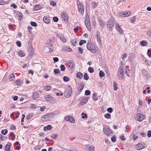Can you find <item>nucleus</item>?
I'll use <instances>...</instances> for the list:
<instances>
[{
	"label": "nucleus",
	"mask_w": 151,
	"mask_h": 151,
	"mask_svg": "<svg viewBox=\"0 0 151 151\" xmlns=\"http://www.w3.org/2000/svg\"><path fill=\"white\" fill-rule=\"evenodd\" d=\"M55 114L54 113H50L48 114L42 116V119L43 121H47L52 119Z\"/></svg>",
	"instance_id": "1"
},
{
	"label": "nucleus",
	"mask_w": 151,
	"mask_h": 151,
	"mask_svg": "<svg viewBox=\"0 0 151 151\" xmlns=\"http://www.w3.org/2000/svg\"><path fill=\"white\" fill-rule=\"evenodd\" d=\"M87 48L92 53H96V50L95 46L93 43L90 42H88L87 45Z\"/></svg>",
	"instance_id": "2"
},
{
	"label": "nucleus",
	"mask_w": 151,
	"mask_h": 151,
	"mask_svg": "<svg viewBox=\"0 0 151 151\" xmlns=\"http://www.w3.org/2000/svg\"><path fill=\"white\" fill-rule=\"evenodd\" d=\"M115 24L114 19L113 17L111 18L107 22V27L109 29L110 31L112 30V28L113 27Z\"/></svg>",
	"instance_id": "3"
},
{
	"label": "nucleus",
	"mask_w": 151,
	"mask_h": 151,
	"mask_svg": "<svg viewBox=\"0 0 151 151\" xmlns=\"http://www.w3.org/2000/svg\"><path fill=\"white\" fill-rule=\"evenodd\" d=\"M72 92V89L70 86H68L67 89L65 90L64 93L65 96L66 98L69 97L71 95Z\"/></svg>",
	"instance_id": "4"
},
{
	"label": "nucleus",
	"mask_w": 151,
	"mask_h": 151,
	"mask_svg": "<svg viewBox=\"0 0 151 151\" xmlns=\"http://www.w3.org/2000/svg\"><path fill=\"white\" fill-rule=\"evenodd\" d=\"M78 7V9L79 12L81 14H83L84 11V8L83 7L82 4L80 1L78 0L77 1Z\"/></svg>",
	"instance_id": "5"
},
{
	"label": "nucleus",
	"mask_w": 151,
	"mask_h": 151,
	"mask_svg": "<svg viewBox=\"0 0 151 151\" xmlns=\"http://www.w3.org/2000/svg\"><path fill=\"white\" fill-rule=\"evenodd\" d=\"M145 117V115L140 113L136 114L135 116L136 119L139 122L142 121Z\"/></svg>",
	"instance_id": "6"
},
{
	"label": "nucleus",
	"mask_w": 151,
	"mask_h": 151,
	"mask_svg": "<svg viewBox=\"0 0 151 151\" xmlns=\"http://www.w3.org/2000/svg\"><path fill=\"white\" fill-rule=\"evenodd\" d=\"M67 64L68 67V69L70 70L73 69L75 66L74 62L72 60L69 61L67 63Z\"/></svg>",
	"instance_id": "7"
},
{
	"label": "nucleus",
	"mask_w": 151,
	"mask_h": 151,
	"mask_svg": "<svg viewBox=\"0 0 151 151\" xmlns=\"http://www.w3.org/2000/svg\"><path fill=\"white\" fill-rule=\"evenodd\" d=\"M124 75L123 70L122 68H119L118 71L117 76L118 78H122Z\"/></svg>",
	"instance_id": "8"
},
{
	"label": "nucleus",
	"mask_w": 151,
	"mask_h": 151,
	"mask_svg": "<svg viewBox=\"0 0 151 151\" xmlns=\"http://www.w3.org/2000/svg\"><path fill=\"white\" fill-rule=\"evenodd\" d=\"M103 131L104 133L107 136L109 135L112 134V131L111 129L107 128H104Z\"/></svg>",
	"instance_id": "9"
},
{
	"label": "nucleus",
	"mask_w": 151,
	"mask_h": 151,
	"mask_svg": "<svg viewBox=\"0 0 151 151\" xmlns=\"http://www.w3.org/2000/svg\"><path fill=\"white\" fill-rule=\"evenodd\" d=\"M65 120L67 121H70L71 123L75 122V119L74 118L70 116L66 117L65 118Z\"/></svg>",
	"instance_id": "10"
},
{
	"label": "nucleus",
	"mask_w": 151,
	"mask_h": 151,
	"mask_svg": "<svg viewBox=\"0 0 151 151\" xmlns=\"http://www.w3.org/2000/svg\"><path fill=\"white\" fill-rule=\"evenodd\" d=\"M144 144L141 142L138 143L136 147V148L137 150H139L144 148L145 147L144 146Z\"/></svg>",
	"instance_id": "11"
},
{
	"label": "nucleus",
	"mask_w": 151,
	"mask_h": 151,
	"mask_svg": "<svg viewBox=\"0 0 151 151\" xmlns=\"http://www.w3.org/2000/svg\"><path fill=\"white\" fill-rule=\"evenodd\" d=\"M45 98L46 101L52 102L54 100V99L51 96L49 95H47L45 96Z\"/></svg>",
	"instance_id": "12"
},
{
	"label": "nucleus",
	"mask_w": 151,
	"mask_h": 151,
	"mask_svg": "<svg viewBox=\"0 0 151 151\" xmlns=\"http://www.w3.org/2000/svg\"><path fill=\"white\" fill-rule=\"evenodd\" d=\"M115 27L117 31H118L120 33H122L123 32V31L122 29L120 28L118 23L116 22L115 23Z\"/></svg>",
	"instance_id": "13"
},
{
	"label": "nucleus",
	"mask_w": 151,
	"mask_h": 151,
	"mask_svg": "<svg viewBox=\"0 0 151 151\" xmlns=\"http://www.w3.org/2000/svg\"><path fill=\"white\" fill-rule=\"evenodd\" d=\"M62 19L64 21H67L68 19V15L66 13H62L61 15Z\"/></svg>",
	"instance_id": "14"
},
{
	"label": "nucleus",
	"mask_w": 151,
	"mask_h": 151,
	"mask_svg": "<svg viewBox=\"0 0 151 151\" xmlns=\"http://www.w3.org/2000/svg\"><path fill=\"white\" fill-rule=\"evenodd\" d=\"M131 14L130 11L124 12H121V14L122 16L123 17H128Z\"/></svg>",
	"instance_id": "15"
},
{
	"label": "nucleus",
	"mask_w": 151,
	"mask_h": 151,
	"mask_svg": "<svg viewBox=\"0 0 151 151\" xmlns=\"http://www.w3.org/2000/svg\"><path fill=\"white\" fill-rule=\"evenodd\" d=\"M43 21L45 23L48 24L50 22V19L49 17L47 16H45L43 19Z\"/></svg>",
	"instance_id": "16"
},
{
	"label": "nucleus",
	"mask_w": 151,
	"mask_h": 151,
	"mask_svg": "<svg viewBox=\"0 0 151 151\" xmlns=\"http://www.w3.org/2000/svg\"><path fill=\"white\" fill-rule=\"evenodd\" d=\"M38 96L39 94L36 91L33 92L32 93V98L34 99H35L38 98Z\"/></svg>",
	"instance_id": "17"
},
{
	"label": "nucleus",
	"mask_w": 151,
	"mask_h": 151,
	"mask_svg": "<svg viewBox=\"0 0 151 151\" xmlns=\"http://www.w3.org/2000/svg\"><path fill=\"white\" fill-rule=\"evenodd\" d=\"M84 86V85L83 83H82L79 85L78 89L79 91H80V92H81L83 89Z\"/></svg>",
	"instance_id": "18"
},
{
	"label": "nucleus",
	"mask_w": 151,
	"mask_h": 151,
	"mask_svg": "<svg viewBox=\"0 0 151 151\" xmlns=\"http://www.w3.org/2000/svg\"><path fill=\"white\" fill-rule=\"evenodd\" d=\"M9 144H7L5 146V151H10V147L11 143L10 142L8 143Z\"/></svg>",
	"instance_id": "19"
},
{
	"label": "nucleus",
	"mask_w": 151,
	"mask_h": 151,
	"mask_svg": "<svg viewBox=\"0 0 151 151\" xmlns=\"http://www.w3.org/2000/svg\"><path fill=\"white\" fill-rule=\"evenodd\" d=\"M99 32L98 31H97L96 32V39L97 40V41L98 42H101V40L100 39V36L99 35Z\"/></svg>",
	"instance_id": "20"
},
{
	"label": "nucleus",
	"mask_w": 151,
	"mask_h": 151,
	"mask_svg": "<svg viewBox=\"0 0 151 151\" xmlns=\"http://www.w3.org/2000/svg\"><path fill=\"white\" fill-rule=\"evenodd\" d=\"M76 76L80 79H81L83 76V74L81 72H78L76 74Z\"/></svg>",
	"instance_id": "21"
},
{
	"label": "nucleus",
	"mask_w": 151,
	"mask_h": 151,
	"mask_svg": "<svg viewBox=\"0 0 151 151\" xmlns=\"http://www.w3.org/2000/svg\"><path fill=\"white\" fill-rule=\"evenodd\" d=\"M15 79V76L14 73H11L9 76V81H11Z\"/></svg>",
	"instance_id": "22"
},
{
	"label": "nucleus",
	"mask_w": 151,
	"mask_h": 151,
	"mask_svg": "<svg viewBox=\"0 0 151 151\" xmlns=\"http://www.w3.org/2000/svg\"><path fill=\"white\" fill-rule=\"evenodd\" d=\"M52 88L49 86H46L44 87V89L46 91H48L50 90Z\"/></svg>",
	"instance_id": "23"
},
{
	"label": "nucleus",
	"mask_w": 151,
	"mask_h": 151,
	"mask_svg": "<svg viewBox=\"0 0 151 151\" xmlns=\"http://www.w3.org/2000/svg\"><path fill=\"white\" fill-rule=\"evenodd\" d=\"M88 101L87 99H82L81 101V105H83L86 103Z\"/></svg>",
	"instance_id": "24"
},
{
	"label": "nucleus",
	"mask_w": 151,
	"mask_h": 151,
	"mask_svg": "<svg viewBox=\"0 0 151 151\" xmlns=\"http://www.w3.org/2000/svg\"><path fill=\"white\" fill-rule=\"evenodd\" d=\"M86 26L87 29L89 31H91V27L90 23L86 24Z\"/></svg>",
	"instance_id": "25"
},
{
	"label": "nucleus",
	"mask_w": 151,
	"mask_h": 151,
	"mask_svg": "<svg viewBox=\"0 0 151 151\" xmlns=\"http://www.w3.org/2000/svg\"><path fill=\"white\" fill-rule=\"evenodd\" d=\"M16 84L18 86H20L22 83V80H17L15 82Z\"/></svg>",
	"instance_id": "26"
},
{
	"label": "nucleus",
	"mask_w": 151,
	"mask_h": 151,
	"mask_svg": "<svg viewBox=\"0 0 151 151\" xmlns=\"http://www.w3.org/2000/svg\"><path fill=\"white\" fill-rule=\"evenodd\" d=\"M140 44L142 46H145L147 45V42L142 41L140 42Z\"/></svg>",
	"instance_id": "27"
},
{
	"label": "nucleus",
	"mask_w": 151,
	"mask_h": 151,
	"mask_svg": "<svg viewBox=\"0 0 151 151\" xmlns=\"http://www.w3.org/2000/svg\"><path fill=\"white\" fill-rule=\"evenodd\" d=\"M41 6L39 5H36L35 6V10H38L40 9Z\"/></svg>",
	"instance_id": "28"
},
{
	"label": "nucleus",
	"mask_w": 151,
	"mask_h": 151,
	"mask_svg": "<svg viewBox=\"0 0 151 151\" xmlns=\"http://www.w3.org/2000/svg\"><path fill=\"white\" fill-rule=\"evenodd\" d=\"M117 84L115 82H113V87L114 88V90H116L117 89Z\"/></svg>",
	"instance_id": "29"
},
{
	"label": "nucleus",
	"mask_w": 151,
	"mask_h": 151,
	"mask_svg": "<svg viewBox=\"0 0 151 151\" xmlns=\"http://www.w3.org/2000/svg\"><path fill=\"white\" fill-rule=\"evenodd\" d=\"M92 99L93 100L96 101L98 100V98L97 97L96 94L94 93L92 96Z\"/></svg>",
	"instance_id": "30"
},
{
	"label": "nucleus",
	"mask_w": 151,
	"mask_h": 151,
	"mask_svg": "<svg viewBox=\"0 0 151 151\" xmlns=\"http://www.w3.org/2000/svg\"><path fill=\"white\" fill-rule=\"evenodd\" d=\"M97 5V4L95 2H93L91 4L92 7L93 9L96 7Z\"/></svg>",
	"instance_id": "31"
},
{
	"label": "nucleus",
	"mask_w": 151,
	"mask_h": 151,
	"mask_svg": "<svg viewBox=\"0 0 151 151\" xmlns=\"http://www.w3.org/2000/svg\"><path fill=\"white\" fill-rule=\"evenodd\" d=\"M19 56L21 57H23L25 56V54L23 51H21L19 52Z\"/></svg>",
	"instance_id": "32"
},
{
	"label": "nucleus",
	"mask_w": 151,
	"mask_h": 151,
	"mask_svg": "<svg viewBox=\"0 0 151 151\" xmlns=\"http://www.w3.org/2000/svg\"><path fill=\"white\" fill-rule=\"evenodd\" d=\"M99 23V25H100L101 27H103L105 25V22L101 20H100Z\"/></svg>",
	"instance_id": "33"
},
{
	"label": "nucleus",
	"mask_w": 151,
	"mask_h": 151,
	"mask_svg": "<svg viewBox=\"0 0 151 151\" xmlns=\"http://www.w3.org/2000/svg\"><path fill=\"white\" fill-rule=\"evenodd\" d=\"M8 132V130L7 129L2 130L1 131V133L4 135H5Z\"/></svg>",
	"instance_id": "34"
},
{
	"label": "nucleus",
	"mask_w": 151,
	"mask_h": 151,
	"mask_svg": "<svg viewBox=\"0 0 151 151\" xmlns=\"http://www.w3.org/2000/svg\"><path fill=\"white\" fill-rule=\"evenodd\" d=\"M99 75L100 77H102L105 76V74L104 73L102 70H101L100 71L99 73Z\"/></svg>",
	"instance_id": "35"
},
{
	"label": "nucleus",
	"mask_w": 151,
	"mask_h": 151,
	"mask_svg": "<svg viewBox=\"0 0 151 151\" xmlns=\"http://www.w3.org/2000/svg\"><path fill=\"white\" fill-rule=\"evenodd\" d=\"M104 116L106 118L109 119L111 117V115L109 113H107L104 115Z\"/></svg>",
	"instance_id": "36"
},
{
	"label": "nucleus",
	"mask_w": 151,
	"mask_h": 151,
	"mask_svg": "<svg viewBox=\"0 0 151 151\" xmlns=\"http://www.w3.org/2000/svg\"><path fill=\"white\" fill-rule=\"evenodd\" d=\"M54 72L55 74H59L60 73V71L58 69H55L54 70Z\"/></svg>",
	"instance_id": "37"
},
{
	"label": "nucleus",
	"mask_w": 151,
	"mask_h": 151,
	"mask_svg": "<svg viewBox=\"0 0 151 151\" xmlns=\"http://www.w3.org/2000/svg\"><path fill=\"white\" fill-rule=\"evenodd\" d=\"M88 71L90 73H93L94 72V70L93 68L89 67L88 68Z\"/></svg>",
	"instance_id": "38"
},
{
	"label": "nucleus",
	"mask_w": 151,
	"mask_h": 151,
	"mask_svg": "<svg viewBox=\"0 0 151 151\" xmlns=\"http://www.w3.org/2000/svg\"><path fill=\"white\" fill-rule=\"evenodd\" d=\"M83 78H84V79L85 80H87L88 79L89 77L88 76L87 73H85L84 74V76H83Z\"/></svg>",
	"instance_id": "39"
},
{
	"label": "nucleus",
	"mask_w": 151,
	"mask_h": 151,
	"mask_svg": "<svg viewBox=\"0 0 151 151\" xmlns=\"http://www.w3.org/2000/svg\"><path fill=\"white\" fill-rule=\"evenodd\" d=\"M86 40H81L79 43V45H82L84 43H86Z\"/></svg>",
	"instance_id": "40"
},
{
	"label": "nucleus",
	"mask_w": 151,
	"mask_h": 151,
	"mask_svg": "<svg viewBox=\"0 0 151 151\" xmlns=\"http://www.w3.org/2000/svg\"><path fill=\"white\" fill-rule=\"evenodd\" d=\"M31 25L33 27H36L37 26V24L36 22H30Z\"/></svg>",
	"instance_id": "41"
},
{
	"label": "nucleus",
	"mask_w": 151,
	"mask_h": 151,
	"mask_svg": "<svg viewBox=\"0 0 151 151\" xmlns=\"http://www.w3.org/2000/svg\"><path fill=\"white\" fill-rule=\"evenodd\" d=\"M71 42L73 46H75L76 45L77 42L75 39L72 40H71Z\"/></svg>",
	"instance_id": "42"
},
{
	"label": "nucleus",
	"mask_w": 151,
	"mask_h": 151,
	"mask_svg": "<svg viewBox=\"0 0 151 151\" xmlns=\"http://www.w3.org/2000/svg\"><path fill=\"white\" fill-rule=\"evenodd\" d=\"M90 93V91L89 90H86L85 92V95L86 96H89Z\"/></svg>",
	"instance_id": "43"
},
{
	"label": "nucleus",
	"mask_w": 151,
	"mask_h": 151,
	"mask_svg": "<svg viewBox=\"0 0 151 151\" xmlns=\"http://www.w3.org/2000/svg\"><path fill=\"white\" fill-rule=\"evenodd\" d=\"M61 70L62 71H64L65 70V68L63 65H61L60 66Z\"/></svg>",
	"instance_id": "44"
},
{
	"label": "nucleus",
	"mask_w": 151,
	"mask_h": 151,
	"mask_svg": "<svg viewBox=\"0 0 151 151\" xmlns=\"http://www.w3.org/2000/svg\"><path fill=\"white\" fill-rule=\"evenodd\" d=\"M63 81H68L69 80V78L67 76H64L63 78Z\"/></svg>",
	"instance_id": "45"
},
{
	"label": "nucleus",
	"mask_w": 151,
	"mask_h": 151,
	"mask_svg": "<svg viewBox=\"0 0 151 151\" xmlns=\"http://www.w3.org/2000/svg\"><path fill=\"white\" fill-rule=\"evenodd\" d=\"M116 136L115 135H114L111 137V140L113 142H114L116 141Z\"/></svg>",
	"instance_id": "46"
},
{
	"label": "nucleus",
	"mask_w": 151,
	"mask_h": 151,
	"mask_svg": "<svg viewBox=\"0 0 151 151\" xmlns=\"http://www.w3.org/2000/svg\"><path fill=\"white\" fill-rule=\"evenodd\" d=\"M46 46H52V44L51 43V41L50 40H49L46 44Z\"/></svg>",
	"instance_id": "47"
},
{
	"label": "nucleus",
	"mask_w": 151,
	"mask_h": 151,
	"mask_svg": "<svg viewBox=\"0 0 151 151\" xmlns=\"http://www.w3.org/2000/svg\"><path fill=\"white\" fill-rule=\"evenodd\" d=\"M107 111L109 113H112L113 110L112 109L111 107H109L107 108Z\"/></svg>",
	"instance_id": "48"
},
{
	"label": "nucleus",
	"mask_w": 151,
	"mask_h": 151,
	"mask_svg": "<svg viewBox=\"0 0 151 151\" xmlns=\"http://www.w3.org/2000/svg\"><path fill=\"white\" fill-rule=\"evenodd\" d=\"M5 137L0 134V141H2L5 139Z\"/></svg>",
	"instance_id": "49"
},
{
	"label": "nucleus",
	"mask_w": 151,
	"mask_h": 151,
	"mask_svg": "<svg viewBox=\"0 0 151 151\" xmlns=\"http://www.w3.org/2000/svg\"><path fill=\"white\" fill-rule=\"evenodd\" d=\"M53 20L55 22H57L58 20V18L56 17H54L53 18Z\"/></svg>",
	"instance_id": "50"
},
{
	"label": "nucleus",
	"mask_w": 151,
	"mask_h": 151,
	"mask_svg": "<svg viewBox=\"0 0 151 151\" xmlns=\"http://www.w3.org/2000/svg\"><path fill=\"white\" fill-rule=\"evenodd\" d=\"M50 5L52 6H55L56 5V3L53 1H50Z\"/></svg>",
	"instance_id": "51"
},
{
	"label": "nucleus",
	"mask_w": 151,
	"mask_h": 151,
	"mask_svg": "<svg viewBox=\"0 0 151 151\" xmlns=\"http://www.w3.org/2000/svg\"><path fill=\"white\" fill-rule=\"evenodd\" d=\"M94 150V147L93 146L89 147L88 148L89 151H93Z\"/></svg>",
	"instance_id": "52"
},
{
	"label": "nucleus",
	"mask_w": 151,
	"mask_h": 151,
	"mask_svg": "<svg viewBox=\"0 0 151 151\" xmlns=\"http://www.w3.org/2000/svg\"><path fill=\"white\" fill-rule=\"evenodd\" d=\"M60 39L63 42H65L66 41V39L64 37H62Z\"/></svg>",
	"instance_id": "53"
},
{
	"label": "nucleus",
	"mask_w": 151,
	"mask_h": 151,
	"mask_svg": "<svg viewBox=\"0 0 151 151\" xmlns=\"http://www.w3.org/2000/svg\"><path fill=\"white\" fill-rule=\"evenodd\" d=\"M136 17L135 16H134L131 18V22L132 23H133L135 21Z\"/></svg>",
	"instance_id": "54"
},
{
	"label": "nucleus",
	"mask_w": 151,
	"mask_h": 151,
	"mask_svg": "<svg viewBox=\"0 0 151 151\" xmlns=\"http://www.w3.org/2000/svg\"><path fill=\"white\" fill-rule=\"evenodd\" d=\"M78 50L80 52V53L81 54H82L83 52V49H82V48L81 47H79L78 48Z\"/></svg>",
	"instance_id": "55"
},
{
	"label": "nucleus",
	"mask_w": 151,
	"mask_h": 151,
	"mask_svg": "<svg viewBox=\"0 0 151 151\" xmlns=\"http://www.w3.org/2000/svg\"><path fill=\"white\" fill-rule=\"evenodd\" d=\"M16 43L18 46L20 47L21 45V43L19 41H18L16 42Z\"/></svg>",
	"instance_id": "56"
},
{
	"label": "nucleus",
	"mask_w": 151,
	"mask_h": 151,
	"mask_svg": "<svg viewBox=\"0 0 151 151\" xmlns=\"http://www.w3.org/2000/svg\"><path fill=\"white\" fill-rule=\"evenodd\" d=\"M57 35L60 39H61L63 36V35L61 34L57 33Z\"/></svg>",
	"instance_id": "57"
},
{
	"label": "nucleus",
	"mask_w": 151,
	"mask_h": 151,
	"mask_svg": "<svg viewBox=\"0 0 151 151\" xmlns=\"http://www.w3.org/2000/svg\"><path fill=\"white\" fill-rule=\"evenodd\" d=\"M15 13L17 15H18V16H19L20 15H22V14L19 12H18L17 11H15Z\"/></svg>",
	"instance_id": "58"
},
{
	"label": "nucleus",
	"mask_w": 151,
	"mask_h": 151,
	"mask_svg": "<svg viewBox=\"0 0 151 151\" xmlns=\"http://www.w3.org/2000/svg\"><path fill=\"white\" fill-rule=\"evenodd\" d=\"M89 20H90L89 18V17L88 15V14H87L86 15L85 20H86V21H87Z\"/></svg>",
	"instance_id": "59"
},
{
	"label": "nucleus",
	"mask_w": 151,
	"mask_h": 151,
	"mask_svg": "<svg viewBox=\"0 0 151 151\" xmlns=\"http://www.w3.org/2000/svg\"><path fill=\"white\" fill-rule=\"evenodd\" d=\"M147 135L148 137H151V131L149 130L148 132Z\"/></svg>",
	"instance_id": "60"
},
{
	"label": "nucleus",
	"mask_w": 151,
	"mask_h": 151,
	"mask_svg": "<svg viewBox=\"0 0 151 151\" xmlns=\"http://www.w3.org/2000/svg\"><path fill=\"white\" fill-rule=\"evenodd\" d=\"M5 2L3 0H0V5H3L5 4Z\"/></svg>",
	"instance_id": "61"
},
{
	"label": "nucleus",
	"mask_w": 151,
	"mask_h": 151,
	"mask_svg": "<svg viewBox=\"0 0 151 151\" xmlns=\"http://www.w3.org/2000/svg\"><path fill=\"white\" fill-rule=\"evenodd\" d=\"M10 129L12 130H15L16 129V127L14 125H12L10 126Z\"/></svg>",
	"instance_id": "62"
},
{
	"label": "nucleus",
	"mask_w": 151,
	"mask_h": 151,
	"mask_svg": "<svg viewBox=\"0 0 151 151\" xmlns=\"http://www.w3.org/2000/svg\"><path fill=\"white\" fill-rule=\"evenodd\" d=\"M45 106H43L42 107H41L40 108V110L41 111H43L45 109Z\"/></svg>",
	"instance_id": "63"
},
{
	"label": "nucleus",
	"mask_w": 151,
	"mask_h": 151,
	"mask_svg": "<svg viewBox=\"0 0 151 151\" xmlns=\"http://www.w3.org/2000/svg\"><path fill=\"white\" fill-rule=\"evenodd\" d=\"M53 60L55 62H57L58 61V58L57 57H55L53 58Z\"/></svg>",
	"instance_id": "64"
}]
</instances>
